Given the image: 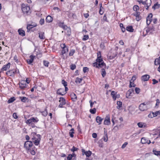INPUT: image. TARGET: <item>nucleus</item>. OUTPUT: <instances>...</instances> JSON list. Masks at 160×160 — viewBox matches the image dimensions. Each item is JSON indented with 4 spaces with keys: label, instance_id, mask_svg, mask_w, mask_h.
Segmentation results:
<instances>
[{
    "label": "nucleus",
    "instance_id": "f257e3e1",
    "mask_svg": "<svg viewBox=\"0 0 160 160\" xmlns=\"http://www.w3.org/2000/svg\"><path fill=\"white\" fill-rule=\"evenodd\" d=\"M31 136H33L32 138V141H27L25 142L24 147L28 150H30V148L33 146L32 142L36 145H38L39 144L41 140V136L39 134H36L35 132H33L31 134Z\"/></svg>",
    "mask_w": 160,
    "mask_h": 160
},
{
    "label": "nucleus",
    "instance_id": "f03ea898",
    "mask_svg": "<svg viewBox=\"0 0 160 160\" xmlns=\"http://www.w3.org/2000/svg\"><path fill=\"white\" fill-rule=\"evenodd\" d=\"M150 107L149 102H145L141 103L139 106V110L142 111L147 110Z\"/></svg>",
    "mask_w": 160,
    "mask_h": 160
},
{
    "label": "nucleus",
    "instance_id": "7ed1b4c3",
    "mask_svg": "<svg viewBox=\"0 0 160 160\" xmlns=\"http://www.w3.org/2000/svg\"><path fill=\"white\" fill-rule=\"evenodd\" d=\"M22 9L24 14H28L29 12L30 8L29 6H26L24 4H22Z\"/></svg>",
    "mask_w": 160,
    "mask_h": 160
},
{
    "label": "nucleus",
    "instance_id": "20e7f679",
    "mask_svg": "<svg viewBox=\"0 0 160 160\" xmlns=\"http://www.w3.org/2000/svg\"><path fill=\"white\" fill-rule=\"evenodd\" d=\"M93 67L98 68H105L106 67V64L103 62H102L101 63H98V62H96L93 63Z\"/></svg>",
    "mask_w": 160,
    "mask_h": 160
},
{
    "label": "nucleus",
    "instance_id": "39448f33",
    "mask_svg": "<svg viewBox=\"0 0 160 160\" xmlns=\"http://www.w3.org/2000/svg\"><path fill=\"white\" fill-rule=\"evenodd\" d=\"M61 46L62 48V54H65L68 52V49L67 47L66 46L65 43L62 44L61 45Z\"/></svg>",
    "mask_w": 160,
    "mask_h": 160
},
{
    "label": "nucleus",
    "instance_id": "423d86ee",
    "mask_svg": "<svg viewBox=\"0 0 160 160\" xmlns=\"http://www.w3.org/2000/svg\"><path fill=\"white\" fill-rule=\"evenodd\" d=\"M96 62L98 63H101L103 61L102 58L101 57V53L99 52L97 53V58L96 60Z\"/></svg>",
    "mask_w": 160,
    "mask_h": 160
},
{
    "label": "nucleus",
    "instance_id": "0eeeda50",
    "mask_svg": "<svg viewBox=\"0 0 160 160\" xmlns=\"http://www.w3.org/2000/svg\"><path fill=\"white\" fill-rule=\"evenodd\" d=\"M17 70L13 71V70H10L7 71L6 72V74L8 76H11L12 77L14 76Z\"/></svg>",
    "mask_w": 160,
    "mask_h": 160
},
{
    "label": "nucleus",
    "instance_id": "6e6552de",
    "mask_svg": "<svg viewBox=\"0 0 160 160\" xmlns=\"http://www.w3.org/2000/svg\"><path fill=\"white\" fill-rule=\"evenodd\" d=\"M38 121V119L36 118H31L30 119L28 120L26 122L27 123L30 124L32 123V122H37Z\"/></svg>",
    "mask_w": 160,
    "mask_h": 160
},
{
    "label": "nucleus",
    "instance_id": "1a4fd4ad",
    "mask_svg": "<svg viewBox=\"0 0 160 160\" xmlns=\"http://www.w3.org/2000/svg\"><path fill=\"white\" fill-rule=\"evenodd\" d=\"M152 13H150L147 17L146 19L147 23V24L149 25L151 23L152 20Z\"/></svg>",
    "mask_w": 160,
    "mask_h": 160
},
{
    "label": "nucleus",
    "instance_id": "9d476101",
    "mask_svg": "<svg viewBox=\"0 0 160 160\" xmlns=\"http://www.w3.org/2000/svg\"><path fill=\"white\" fill-rule=\"evenodd\" d=\"M82 152L83 155L85 154L87 157H89L92 154V152L90 151H85L83 149H82Z\"/></svg>",
    "mask_w": 160,
    "mask_h": 160
},
{
    "label": "nucleus",
    "instance_id": "9b49d317",
    "mask_svg": "<svg viewBox=\"0 0 160 160\" xmlns=\"http://www.w3.org/2000/svg\"><path fill=\"white\" fill-rule=\"evenodd\" d=\"M57 93L62 96L65 95L66 93L65 92L63 88H59L57 90Z\"/></svg>",
    "mask_w": 160,
    "mask_h": 160
},
{
    "label": "nucleus",
    "instance_id": "f8f14e48",
    "mask_svg": "<svg viewBox=\"0 0 160 160\" xmlns=\"http://www.w3.org/2000/svg\"><path fill=\"white\" fill-rule=\"evenodd\" d=\"M35 57V56H34L33 55H30L29 56L30 59H28L27 60V62L28 64H31L32 62Z\"/></svg>",
    "mask_w": 160,
    "mask_h": 160
},
{
    "label": "nucleus",
    "instance_id": "ddd939ff",
    "mask_svg": "<svg viewBox=\"0 0 160 160\" xmlns=\"http://www.w3.org/2000/svg\"><path fill=\"white\" fill-rule=\"evenodd\" d=\"M144 2H145V4H144L145 5V7H147L146 9L148 10V7L151 5L152 1L151 0H146Z\"/></svg>",
    "mask_w": 160,
    "mask_h": 160
},
{
    "label": "nucleus",
    "instance_id": "4468645a",
    "mask_svg": "<svg viewBox=\"0 0 160 160\" xmlns=\"http://www.w3.org/2000/svg\"><path fill=\"white\" fill-rule=\"evenodd\" d=\"M150 78L149 75L148 74H145L141 77V79L143 81H148Z\"/></svg>",
    "mask_w": 160,
    "mask_h": 160
},
{
    "label": "nucleus",
    "instance_id": "2eb2a0df",
    "mask_svg": "<svg viewBox=\"0 0 160 160\" xmlns=\"http://www.w3.org/2000/svg\"><path fill=\"white\" fill-rule=\"evenodd\" d=\"M141 142L142 144H145L147 143L148 144H149L151 143V141L150 140H148L145 138H141Z\"/></svg>",
    "mask_w": 160,
    "mask_h": 160
},
{
    "label": "nucleus",
    "instance_id": "dca6fc26",
    "mask_svg": "<svg viewBox=\"0 0 160 160\" xmlns=\"http://www.w3.org/2000/svg\"><path fill=\"white\" fill-rule=\"evenodd\" d=\"M154 31V28L153 27H149L146 30V32L147 33H149V34H152L153 32Z\"/></svg>",
    "mask_w": 160,
    "mask_h": 160
},
{
    "label": "nucleus",
    "instance_id": "f3484780",
    "mask_svg": "<svg viewBox=\"0 0 160 160\" xmlns=\"http://www.w3.org/2000/svg\"><path fill=\"white\" fill-rule=\"evenodd\" d=\"M19 87L22 89H24L26 87V84L24 81H22L19 83Z\"/></svg>",
    "mask_w": 160,
    "mask_h": 160
},
{
    "label": "nucleus",
    "instance_id": "a211bd4d",
    "mask_svg": "<svg viewBox=\"0 0 160 160\" xmlns=\"http://www.w3.org/2000/svg\"><path fill=\"white\" fill-rule=\"evenodd\" d=\"M103 120V118H101L99 116H97L96 118V121L97 123H98L99 125H100L101 123L102 122Z\"/></svg>",
    "mask_w": 160,
    "mask_h": 160
},
{
    "label": "nucleus",
    "instance_id": "6ab92c4d",
    "mask_svg": "<svg viewBox=\"0 0 160 160\" xmlns=\"http://www.w3.org/2000/svg\"><path fill=\"white\" fill-rule=\"evenodd\" d=\"M138 127L140 128H145L146 127V124L143 122H139L137 124Z\"/></svg>",
    "mask_w": 160,
    "mask_h": 160
},
{
    "label": "nucleus",
    "instance_id": "aec40b11",
    "mask_svg": "<svg viewBox=\"0 0 160 160\" xmlns=\"http://www.w3.org/2000/svg\"><path fill=\"white\" fill-rule=\"evenodd\" d=\"M10 66V63L9 62L7 65H4L3 66L2 68V70L5 71L6 70L7 68H9Z\"/></svg>",
    "mask_w": 160,
    "mask_h": 160
},
{
    "label": "nucleus",
    "instance_id": "412c9836",
    "mask_svg": "<svg viewBox=\"0 0 160 160\" xmlns=\"http://www.w3.org/2000/svg\"><path fill=\"white\" fill-rule=\"evenodd\" d=\"M60 27L63 28L64 30H66L68 28V27L64 24L63 22H59L58 24Z\"/></svg>",
    "mask_w": 160,
    "mask_h": 160
},
{
    "label": "nucleus",
    "instance_id": "4be33fe9",
    "mask_svg": "<svg viewBox=\"0 0 160 160\" xmlns=\"http://www.w3.org/2000/svg\"><path fill=\"white\" fill-rule=\"evenodd\" d=\"M18 32L19 35L24 36L25 35V32L24 30H22L21 29H19L18 30Z\"/></svg>",
    "mask_w": 160,
    "mask_h": 160
},
{
    "label": "nucleus",
    "instance_id": "5701e85b",
    "mask_svg": "<svg viewBox=\"0 0 160 160\" xmlns=\"http://www.w3.org/2000/svg\"><path fill=\"white\" fill-rule=\"evenodd\" d=\"M37 26V24L35 25H32V24H28L27 26V32H29L33 27H35Z\"/></svg>",
    "mask_w": 160,
    "mask_h": 160
},
{
    "label": "nucleus",
    "instance_id": "b1692460",
    "mask_svg": "<svg viewBox=\"0 0 160 160\" xmlns=\"http://www.w3.org/2000/svg\"><path fill=\"white\" fill-rule=\"evenodd\" d=\"M39 38L42 39H44L45 38V37L44 36V32H41L39 33Z\"/></svg>",
    "mask_w": 160,
    "mask_h": 160
},
{
    "label": "nucleus",
    "instance_id": "393cba45",
    "mask_svg": "<svg viewBox=\"0 0 160 160\" xmlns=\"http://www.w3.org/2000/svg\"><path fill=\"white\" fill-rule=\"evenodd\" d=\"M60 103L62 104V105H65L66 104L65 100L64 98L62 97H60L59 100Z\"/></svg>",
    "mask_w": 160,
    "mask_h": 160
},
{
    "label": "nucleus",
    "instance_id": "a878e982",
    "mask_svg": "<svg viewBox=\"0 0 160 160\" xmlns=\"http://www.w3.org/2000/svg\"><path fill=\"white\" fill-rule=\"evenodd\" d=\"M52 18L50 16H48L46 18V21L48 22H50L52 21Z\"/></svg>",
    "mask_w": 160,
    "mask_h": 160
},
{
    "label": "nucleus",
    "instance_id": "bb28decb",
    "mask_svg": "<svg viewBox=\"0 0 160 160\" xmlns=\"http://www.w3.org/2000/svg\"><path fill=\"white\" fill-rule=\"evenodd\" d=\"M70 96L72 99L73 101H75L77 99V96L76 94L74 93H72L71 94Z\"/></svg>",
    "mask_w": 160,
    "mask_h": 160
},
{
    "label": "nucleus",
    "instance_id": "cd10ccee",
    "mask_svg": "<svg viewBox=\"0 0 160 160\" xmlns=\"http://www.w3.org/2000/svg\"><path fill=\"white\" fill-rule=\"evenodd\" d=\"M126 30L130 32H132L133 31V29L132 26H128L126 28Z\"/></svg>",
    "mask_w": 160,
    "mask_h": 160
},
{
    "label": "nucleus",
    "instance_id": "c85d7f7f",
    "mask_svg": "<svg viewBox=\"0 0 160 160\" xmlns=\"http://www.w3.org/2000/svg\"><path fill=\"white\" fill-rule=\"evenodd\" d=\"M103 139L105 142H107L108 139L107 133L105 132V131H104V135L103 138Z\"/></svg>",
    "mask_w": 160,
    "mask_h": 160
},
{
    "label": "nucleus",
    "instance_id": "c756f323",
    "mask_svg": "<svg viewBox=\"0 0 160 160\" xmlns=\"http://www.w3.org/2000/svg\"><path fill=\"white\" fill-rule=\"evenodd\" d=\"M16 100L15 98L14 97L11 98H9L8 101V103H12Z\"/></svg>",
    "mask_w": 160,
    "mask_h": 160
},
{
    "label": "nucleus",
    "instance_id": "7c9ffc66",
    "mask_svg": "<svg viewBox=\"0 0 160 160\" xmlns=\"http://www.w3.org/2000/svg\"><path fill=\"white\" fill-rule=\"evenodd\" d=\"M117 104L118 106L117 107V108L118 109H119L122 107V102L120 101H118L117 102Z\"/></svg>",
    "mask_w": 160,
    "mask_h": 160
},
{
    "label": "nucleus",
    "instance_id": "2f4dec72",
    "mask_svg": "<svg viewBox=\"0 0 160 160\" xmlns=\"http://www.w3.org/2000/svg\"><path fill=\"white\" fill-rule=\"evenodd\" d=\"M160 63V60L158 58H156L154 61V64L157 65Z\"/></svg>",
    "mask_w": 160,
    "mask_h": 160
},
{
    "label": "nucleus",
    "instance_id": "473e14b6",
    "mask_svg": "<svg viewBox=\"0 0 160 160\" xmlns=\"http://www.w3.org/2000/svg\"><path fill=\"white\" fill-rule=\"evenodd\" d=\"M134 92V90L132 89H129L128 91L127 94H128L129 95V96H131L132 95V93Z\"/></svg>",
    "mask_w": 160,
    "mask_h": 160
},
{
    "label": "nucleus",
    "instance_id": "72a5a7b5",
    "mask_svg": "<svg viewBox=\"0 0 160 160\" xmlns=\"http://www.w3.org/2000/svg\"><path fill=\"white\" fill-rule=\"evenodd\" d=\"M101 74L103 77H104L106 75V72L104 68L101 69Z\"/></svg>",
    "mask_w": 160,
    "mask_h": 160
},
{
    "label": "nucleus",
    "instance_id": "f704fd0d",
    "mask_svg": "<svg viewBox=\"0 0 160 160\" xmlns=\"http://www.w3.org/2000/svg\"><path fill=\"white\" fill-rule=\"evenodd\" d=\"M153 152L155 155L160 156V151H157L156 150H153Z\"/></svg>",
    "mask_w": 160,
    "mask_h": 160
},
{
    "label": "nucleus",
    "instance_id": "c9c22d12",
    "mask_svg": "<svg viewBox=\"0 0 160 160\" xmlns=\"http://www.w3.org/2000/svg\"><path fill=\"white\" fill-rule=\"evenodd\" d=\"M100 10L99 11V13L101 15H102L103 13V11L102 10L103 9V8L102 7V4H100Z\"/></svg>",
    "mask_w": 160,
    "mask_h": 160
},
{
    "label": "nucleus",
    "instance_id": "e433bc0d",
    "mask_svg": "<svg viewBox=\"0 0 160 160\" xmlns=\"http://www.w3.org/2000/svg\"><path fill=\"white\" fill-rule=\"evenodd\" d=\"M42 115L44 117H45L46 116H47L48 113V112L46 109H45L44 111L42 112Z\"/></svg>",
    "mask_w": 160,
    "mask_h": 160
},
{
    "label": "nucleus",
    "instance_id": "4c0bfd02",
    "mask_svg": "<svg viewBox=\"0 0 160 160\" xmlns=\"http://www.w3.org/2000/svg\"><path fill=\"white\" fill-rule=\"evenodd\" d=\"M82 78H77L75 80V82L76 83L78 82L79 83H80L82 81Z\"/></svg>",
    "mask_w": 160,
    "mask_h": 160
},
{
    "label": "nucleus",
    "instance_id": "58836bf2",
    "mask_svg": "<svg viewBox=\"0 0 160 160\" xmlns=\"http://www.w3.org/2000/svg\"><path fill=\"white\" fill-rule=\"evenodd\" d=\"M66 30L67 31V35L69 36L71 35V30L68 27V28L66 29Z\"/></svg>",
    "mask_w": 160,
    "mask_h": 160
},
{
    "label": "nucleus",
    "instance_id": "ea45409f",
    "mask_svg": "<svg viewBox=\"0 0 160 160\" xmlns=\"http://www.w3.org/2000/svg\"><path fill=\"white\" fill-rule=\"evenodd\" d=\"M90 112L92 114H94L96 112V109L95 108H94L93 109H90Z\"/></svg>",
    "mask_w": 160,
    "mask_h": 160
},
{
    "label": "nucleus",
    "instance_id": "a19ab883",
    "mask_svg": "<svg viewBox=\"0 0 160 160\" xmlns=\"http://www.w3.org/2000/svg\"><path fill=\"white\" fill-rule=\"evenodd\" d=\"M43 64L44 66L45 67H48V64L49 63V62L46 61L44 60L43 61Z\"/></svg>",
    "mask_w": 160,
    "mask_h": 160
},
{
    "label": "nucleus",
    "instance_id": "79ce46f5",
    "mask_svg": "<svg viewBox=\"0 0 160 160\" xmlns=\"http://www.w3.org/2000/svg\"><path fill=\"white\" fill-rule=\"evenodd\" d=\"M154 117L157 116L158 115L160 114V111H159L153 112Z\"/></svg>",
    "mask_w": 160,
    "mask_h": 160
},
{
    "label": "nucleus",
    "instance_id": "37998d69",
    "mask_svg": "<svg viewBox=\"0 0 160 160\" xmlns=\"http://www.w3.org/2000/svg\"><path fill=\"white\" fill-rule=\"evenodd\" d=\"M20 98H21V101L23 102H26V100H27V99H28L26 97H21Z\"/></svg>",
    "mask_w": 160,
    "mask_h": 160
},
{
    "label": "nucleus",
    "instance_id": "c03bdc74",
    "mask_svg": "<svg viewBox=\"0 0 160 160\" xmlns=\"http://www.w3.org/2000/svg\"><path fill=\"white\" fill-rule=\"evenodd\" d=\"M104 124L106 125H109L110 124V120H104Z\"/></svg>",
    "mask_w": 160,
    "mask_h": 160
},
{
    "label": "nucleus",
    "instance_id": "a18cd8bd",
    "mask_svg": "<svg viewBox=\"0 0 160 160\" xmlns=\"http://www.w3.org/2000/svg\"><path fill=\"white\" fill-rule=\"evenodd\" d=\"M139 9V6L138 5H135L133 7V9L134 11H137Z\"/></svg>",
    "mask_w": 160,
    "mask_h": 160
},
{
    "label": "nucleus",
    "instance_id": "49530a36",
    "mask_svg": "<svg viewBox=\"0 0 160 160\" xmlns=\"http://www.w3.org/2000/svg\"><path fill=\"white\" fill-rule=\"evenodd\" d=\"M76 68V66L74 64H72L70 66V68L72 70H73L75 69Z\"/></svg>",
    "mask_w": 160,
    "mask_h": 160
},
{
    "label": "nucleus",
    "instance_id": "de8ad7c7",
    "mask_svg": "<svg viewBox=\"0 0 160 160\" xmlns=\"http://www.w3.org/2000/svg\"><path fill=\"white\" fill-rule=\"evenodd\" d=\"M75 51L74 50H70V52L69 53V56H71L73 55V54L74 53Z\"/></svg>",
    "mask_w": 160,
    "mask_h": 160
},
{
    "label": "nucleus",
    "instance_id": "09e8293b",
    "mask_svg": "<svg viewBox=\"0 0 160 160\" xmlns=\"http://www.w3.org/2000/svg\"><path fill=\"white\" fill-rule=\"evenodd\" d=\"M62 83L65 87H66V86H67V82L64 80H62Z\"/></svg>",
    "mask_w": 160,
    "mask_h": 160
},
{
    "label": "nucleus",
    "instance_id": "8fccbe9b",
    "mask_svg": "<svg viewBox=\"0 0 160 160\" xmlns=\"http://www.w3.org/2000/svg\"><path fill=\"white\" fill-rule=\"evenodd\" d=\"M135 85L133 83H132L131 81H130V84L129 85V88H131L132 87H135Z\"/></svg>",
    "mask_w": 160,
    "mask_h": 160
},
{
    "label": "nucleus",
    "instance_id": "3c124183",
    "mask_svg": "<svg viewBox=\"0 0 160 160\" xmlns=\"http://www.w3.org/2000/svg\"><path fill=\"white\" fill-rule=\"evenodd\" d=\"M89 38V36L88 35H84L83 36V38H82V40L84 41L88 39Z\"/></svg>",
    "mask_w": 160,
    "mask_h": 160
},
{
    "label": "nucleus",
    "instance_id": "603ef678",
    "mask_svg": "<svg viewBox=\"0 0 160 160\" xmlns=\"http://www.w3.org/2000/svg\"><path fill=\"white\" fill-rule=\"evenodd\" d=\"M78 149L77 148L75 147L74 146H73L72 148L71 149V151L73 152L75 151H77Z\"/></svg>",
    "mask_w": 160,
    "mask_h": 160
},
{
    "label": "nucleus",
    "instance_id": "864d4df0",
    "mask_svg": "<svg viewBox=\"0 0 160 160\" xmlns=\"http://www.w3.org/2000/svg\"><path fill=\"white\" fill-rule=\"evenodd\" d=\"M120 97V95L119 94H117V93L116 94L115 97L114 98H113L114 100H116V98H119Z\"/></svg>",
    "mask_w": 160,
    "mask_h": 160
},
{
    "label": "nucleus",
    "instance_id": "5fc2aeb1",
    "mask_svg": "<svg viewBox=\"0 0 160 160\" xmlns=\"http://www.w3.org/2000/svg\"><path fill=\"white\" fill-rule=\"evenodd\" d=\"M89 69L87 67H85L83 68V71L84 73H85L87 72L88 71Z\"/></svg>",
    "mask_w": 160,
    "mask_h": 160
},
{
    "label": "nucleus",
    "instance_id": "6e6d98bb",
    "mask_svg": "<svg viewBox=\"0 0 160 160\" xmlns=\"http://www.w3.org/2000/svg\"><path fill=\"white\" fill-rule=\"evenodd\" d=\"M135 90L137 94H138L140 92V89L138 88H136Z\"/></svg>",
    "mask_w": 160,
    "mask_h": 160
},
{
    "label": "nucleus",
    "instance_id": "4d7b16f0",
    "mask_svg": "<svg viewBox=\"0 0 160 160\" xmlns=\"http://www.w3.org/2000/svg\"><path fill=\"white\" fill-rule=\"evenodd\" d=\"M154 113L153 112H152L150 113L148 115V117L149 118H152L154 117V116L153 115Z\"/></svg>",
    "mask_w": 160,
    "mask_h": 160
},
{
    "label": "nucleus",
    "instance_id": "13d9d810",
    "mask_svg": "<svg viewBox=\"0 0 160 160\" xmlns=\"http://www.w3.org/2000/svg\"><path fill=\"white\" fill-rule=\"evenodd\" d=\"M72 158V155L71 154H69L67 157V160H71Z\"/></svg>",
    "mask_w": 160,
    "mask_h": 160
},
{
    "label": "nucleus",
    "instance_id": "bf43d9fd",
    "mask_svg": "<svg viewBox=\"0 0 160 160\" xmlns=\"http://www.w3.org/2000/svg\"><path fill=\"white\" fill-rule=\"evenodd\" d=\"M128 144V143L127 142H125L122 145V148L123 149Z\"/></svg>",
    "mask_w": 160,
    "mask_h": 160
},
{
    "label": "nucleus",
    "instance_id": "052dcab7",
    "mask_svg": "<svg viewBox=\"0 0 160 160\" xmlns=\"http://www.w3.org/2000/svg\"><path fill=\"white\" fill-rule=\"evenodd\" d=\"M140 12H136L134 13L133 14V15L135 16H140Z\"/></svg>",
    "mask_w": 160,
    "mask_h": 160
},
{
    "label": "nucleus",
    "instance_id": "680f3d73",
    "mask_svg": "<svg viewBox=\"0 0 160 160\" xmlns=\"http://www.w3.org/2000/svg\"><path fill=\"white\" fill-rule=\"evenodd\" d=\"M44 19H41L39 21L40 24L41 25H43L44 24Z\"/></svg>",
    "mask_w": 160,
    "mask_h": 160
},
{
    "label": "nucleus",
    "instance_id": "e2e57ef3",
    "mask_svg": "<svg viewBox=\"0 0 160 160\" xmlns=\"http://www.w3.org/2000/svg\"><path fill=\"white\" fill-rule=\"evenodd\" d=\"M116 93L114 91H112L111 92V95L113 97V98H114L115 97V96L116 94Z\"/></svg>",
    "mask_w": 160,
    "mask_h": 160
},
{
    "label": "nucleus",
    "instance_id": "0e129e2a",
    "mask_svg": "<svg viewBox=\"0 0 160 160\" xmlns=\"http://www.w3.org/2000/svg\"><path fill=\"white\" fill-rule=\"evenodd\" d=\"M30 150V152L31 154H32V155H34L35 154V153H36L35 152L34 150H31L30 149V150Z\"/></svg>",
    "mask_w": 160,
    "mask_h": 160
},
{
    "label": "nucleus",
    "instance_id": "69168bd1",
    "mask_svg": "<svg viewBox=\"0 0 160 160\" xmlns=\"http://www.w3.org/2000/svg\"><path fill=\"white\" fill-rule=\"evenodd\" d=\"M152 81H153L152 84L154 85L156 84V83L158 82V81L156 80V79H153L152 80Z\"/></svg>",
    "mask_w": 160,
    "mask_h": 160
},
{
    "label": "nucleus",
    "instance_id": "338daca9",
    "mask_svg": "<svg viewBox=\"0 0 160 160\" xmlns=\"http://www.w3.org/2000/svg\"><path fill=\"white\" fill-rule=\"evenodd\" d=\"M136 19L137 21H139L141 19V17L140 16H136Z\"/></svg>",
    "mask_w": 160,
    "mask_h": 160
},
{
    "label": "nucleus",
    "instance_id": "774afa93",
    "mask_svg": "<svg viewBox=\"0 0 160 160\" xmlns=\"http://www.w3.org/2000/svg\"><path fill=\"white\" fill-rule=\"evenodd\" d=\"M74 133V132L73 131L72 132H69V134L70 136L72 137L73 138L74 136L73 134Z\"/></svg>",
    "mask_w": 160,
    "mask_h": 160
}]
</instances>
